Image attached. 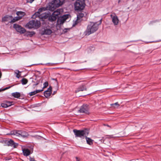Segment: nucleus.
<instances>
[{
    "label": "nucleus",
    "instance_id": "nucleus-1",
    "mask_svg": "<svg viewBox=\"0 0 161 161\" xmlns=\"http://www.w3.org/2000/svg\"><path fill=\"white\" fill-rule=\"evenodd\" d=\"M101 19L98 22L91 23L88 25L86 30L84 32V34L86 35H89L96 31L98 29V25H101Z\"/></svg>",
    "mask_w": 161,
    "mask_h": 161
},
{
    "label": "nucleus",
    "instance_id": "nucleus-2",
    "mask_svg": "<svg viewBox=\"0 0 161 161\" xmlns=\"http://www.w3.org/2000/svg\"><path fill=\"white\" fill-rule=\"evenodd\" d=\"M46 10H49L48 9H47L46 7H42L40 8L37 12H36L32 16L33 18H36L37 17H39L40 18L42 19H47L50 16L51 13L49 11L47 12H45L43 13H41L45 11Z\"/></svg>",
    "mask_w": 161,
    "mask_h": 161
},
{
    "label": "nucleus",
    "instance_id": "nucleus-3",
    "mask_svg": "<svg viewBox=\"0 0 161 161\" xmlns=\"http://www.w3.org/2000/svg\"><path fill=\"white\" fill-rule=\"evenodd\" d=\"M64 0H53L49 3L47 6V9L50 11H54L56 8L62 5L64 2Z\"/></svg>",
    "mask_w": 161,
    "mask_h": 161
},
{
    "label": "nucleus",
    "instance_id": "nucleus-4",
    "mask_svg": "<svg viewBox=\"0 0 161 161\" xmlns=\"http://www.w3.org/2000/svg\"><path fill=\"white\" fill-rule=\"evenodd\" d=\"M73 131L76 137L82 138L87 136L89 133L88 130L86 129L84 130L74 129Z\"/></svg>",
    "mask_w": 161,
    "mask_h": 161
},
{
    "label": "nucleus",
    "instance_id": "nucleus-5",
    "mask_svg": "<svg viewBox=\"0 0 161 161\" xmlns=\"http://www.w3.org/2000/svg\"><path fill=\"white\" fill-rule=\"evenodd\" d=\"M74 5L75 10H82L86 5L85 0H77L74 3Z\"/></svg>",
    "mask_w": 161,
    "mask_h": 161
},
{
    "label": "nucleus",
    "instance_id": "nucleus-6",
    "mask_svg": "<svg viewBox=\"0 0 161 161\" xmlns=\"http://www.w3.org/2000/svg\"><path fill=\"white\" fill-rule=\"evenodd\" d=\"M41 25L40 21L38 20H32L29 21L26 25V27L29 29L32 28H38Z\"/></svg>",
    "mask_w": 161,
    "mask_h": 161
},
{
    "label": "nucleus",
    "instance_id": "nucleus-7",
    "mask_svg": "<svg viewBox=\"0 0 161 161\" xmlns=\"http://www.w3.org/2000/svg\"><path fill=\"white\" fill-rule=\"evenodd\" d=\"M89 107L88 105L87 104H83L82 106L78 111L80 113H85L88 114H89Z\"/></svg>",
    "mask_w": 161,
    "mask_h": 161
},
{
    "label": "nucleus",
    "instance_id": "nucleus-8",
    "mask_svg": "<svg viewBox=\"0 0 161 161\" xmlns=\"http://www.w3.org/2000/svg\"><path fill=\"white\" fill-rule=\"evenodd\" d=\"M13 27L18 32L21 34H23L26 31L25 29L22 27L21 26L17 24H14Z\"/></svg>",
    "mask_w": 161,
    "mask_h": 161
},
{
    "label": "nucleus",
    "instance_id": "nucleus-9",
    "mask_svg": "<svg viewBox=\"0 0 161 161\" xmlns=\"http://www.w3.org/2000/svg\"><path fill=\"white\" fill-rule=\"evenodd\" d=\"M110 17L112 19V22L114 25H118L119 23V20L118 17L115 15V14L110 15Z\"/></svg>",
    "mask_w": 161,
    "mask_h": 161
},
{
    "label": "nucleus",
    "instance_id": "nucleus-10",
    "mask_svg": "<svg viewBox=\"0 0 161 161\" xmlns=\"http://www.w3.org/2000/svg\"><path fill=\"white\" fill-rule=\"evenodd\" d=\"M6 143L8 146L12 147L14 148H16L18 145V143H15L11 139L6 141Z\"/></svg>",
    "mask_w": 161,
    "mask_h": 161
},
{
    "label": "nucleus",
    "instance_id": "nucleus-11",
    "mask_svg": "<svg viewBox=\"0 0 161 161\" xmlns=\"http://www.w3.org/2000/svg\"><path fill=\"white\" fill-rule=\"evenodd\" d=\"M13 18V16L11 15H6L2 18V22H5L8 21L9 22Z\"/></svg>",
    "mask_w": 161,
    "mask_h": 161
},
{
    "label": "nucleus",
    "instance_id": "nucleus-12",
    "mask_svg": "<svg viewBox=\"0 0 161 161\" xmlns=\"http://www.w3.org/2000/svg\"><path fill=\"white\" fill-rule=\"evenodd\" d=\"M86 88L85 86L82 85L80 86L77 89L75 90V92L77 93L80 91H84L86 90Z\"/></svg>",
    "mask_w": 161,
    "mask_h": 161
},
{
    "label": "nucleus",
    "instance_id": "nucleus-13",
    "mask_svg": "<svg viewBox=\"0 0 161 161\" xmlns=\"http://www.w3.org/2000/svg\"><path fill=\"white\" fill-rule=\"evenodd\" d=\"M63 10L62 9H57L56 10L54 11L53 13V14L56 17L58 18V15L60 14L61 12H62Z\"/></svg>",
    "mask_w": 161,
    "mask_h": 161
},
{
    "label": "nucleus",
    "instance_id": "nucleus-14",
    "mask_svg": "<svg viewBox=\"0 0 161 161\" xmlns=\"http://www.w3.org/2000/svg\"><path fill=\"white\" fill-rule=\"evenodd\" d=\"M20 130H13L10 132V134L11 135L20 137Z\"/></svg>",
    "mask_w": 161,
    "mask_h": 161
},
{
    "label": "nucleus",
    "instance_id": "nucleus-15",
    "mask_svg": "<svg viewBox=\"0 0 161 161\" xmlns=\"http://www.w3.org/2000/svg\"><path fill=\"white\" fill-rule=\"evenodd\" d=\"M23 153L25 156H28L31 154L30 151L27 148H24L22 149Z\"/></svg>",
    "mask_w": 161,
    "mask_h": 161
},
{
    "label": "nucleus",
    "instance_id": "nucleus-16",
    "mask_svg": "<svg viewBox=\"0 0 161 161\" xmlns=\"http://www.w3.org/2000/svg\"><path fill=\"white\" fill-rule=\"evenodd\" d=\"M64 21H65L63 19V18L62 17V16L58 18L57 24L58 25H61L63 24Z\"/></svg>",
    "mask_w": 161,
    "mask_h": 161
},
{
    "label": "nucleus",
    "instance_id": "nucleus-17",
    "mask_svg": "<svg viewBox=\"0 0 161 161\" xmlns=\"http://www.w3.org/2000/svg\"><path fill=\"white\" fill-rule=\"evenodd\" d=\"M20 136H22L23 137H25L29 136V134L27 132L22 130H20Z\"/></svg>",
    "mask_w": 161,
    "mask_h": 161
},
{
    "label": "nucleus",
    "instance_id": "nucleus-18",
    "mask_svg": "<svg viewBox=\"0 0 161 161\" xmlns=\"http://www.w3.org/2000/svg\"><path fill=\"white\" fill-rule=\"evenodd\" d=\"M52 31L49 29H44L43 31L42 34L43 35H50L52 33Z\"/></svg>",
    "mask_w": 161,
    "mask_h": 161
},
{
    "label": "nucleus",
    "instance_id": "nucleus-19",
    "mask_svg": "<svg viewBox=\"0 0 161 161\" xmlns=\"http://www.w3.org/2000/svg\"><path fill=\"white\" fill-rule=\"evenodd\" d=\"M87 144L91 145L93 143V140L91 139L90 138L86 136L85 137Z\"/></svg>",
    "mask_w": 161,
    "mask_h": 161
},
{
    "label": "nucleus",
    "instance_id": "nucleus-20",
    "mask_svg": "<svg viewBox=\"0 0 161 161\" xmlns=\"http://www.w3.org/2000/svg\"><path fill=\"white\" fill-rule=\"evenodd\" d=\"M58 18L56 17L53 14L51 15H50L49 17V20L50 21H54L56 20Z\"/></svg>",
    "mask_w": 161,
    "mask_h": 161
},
{
    "label": "nucleus",
    "instance_id": "nucleus-21",
    "mask_svg": "<svg viewBox=\"0 0 161 161\" xmlns=\"http://www.w3.org/2000/svg\"><path fill=\"white\" fill-rule=\"evenodd\" d=\"M20 18L21 17H15L13 19H12L11 20H10V22H9V23H10L11 24H13L16 21L20 19Z\"/></svg>",
    "mask_w": 161,
    "mask_h": 161
},
{
    "label": "nucleus",
    "instance_id": "nucleus-22",
    "mask_svg": "<svg viewBox=\"0 0 161 161\" xmlns=\"http://www.w3.org/2000/svg\"><path fill=\"white\" fill-rule=\"evenodd\" d=\"M16 14L18 16L17 17H21V19H22V17L24 16L25 13V12H22V11H17L16 13Z\"/></svg>",
    "mask_w": 161,
    "mask_h": 161
},
{
    "label": "nucleus",
    "instance_id": "nucleus-23",
    "mask_svg": "<svg viewBox=\"0 0 161 161\" xmlns=\"http://www.w3.org/2000/svg\"><path fill=\"white\" fill-rule=\"evenodd\" d=\"M12 95V96L16 98H19L20 96V93L18 92L13 93Z\"/></svg>",
    "mask_w": 161,
    "mask_h": 161
},
{
    "label": "nucleus",
    "instance_id": "nucleus-24",
    "mask_svg": "<svg viewBox=\"0 0 161 161\" xmlns=\"http://www.w3.org/2000/svg\"><path fill=\"white\" fill-rule=\"evenodd\" d=\"M52 93L51 92L48 91H45L44 92V94L45 97L46 98H48L50 97Z\"/></svg>",
    "mask_w": 161,
    "mask_h": 161
},
{
    "label": "nucleus",
    "instance_id": "nucleus-25",
    "mask_svg": "<svg viewBox=\"0 0 161 161\" xmlns=\"http://www.w3.org/2000/svg\"><path fill=\"white\" fill-rule=\"evenodd\" d=\"M22 84L24 85L26 84L28 81V80L25 78H23L21 81Z\"/></svg>",
    "mask_w": 161,
    "mask_h": 161
},
{
    "label": "nucleus",
    "instance_id": "nucleus-26",
    "mask_svg": "<svg viewBox=\"0 0 161 161\" xmlns=\"http://www.w3.org/2000/svg\"><path fill=\"white\" fill-rule=\"evenodd\" d=\"M20 72L18 70H16L15 71V73L16 74V77L17 78H19L20 76V75L19 74Z\"/></svg>",
    "mask_w": 161,
    "mask_h": 161
},
{
    "label": "nucleus",
    "instance_id": "nucleus-27",
    "mask_svg": "<svg viewBox=\"0 0 161 161\" xmlns=\"http://www.w3.org/2000/svg\"><path fill=\"white\" fill-rule=\"evenodd\" d=\"M84 16V14H80L78 16H77V18L78 19L79 18V17L82 18ZM78 20V19H77V20L75 22V25H77V21Z\"/></svg>",
    "mask_w": 161,
    "mask_h": 161
},
{
    "label": "nucleus",
    "instance_id": "nucleus-28",
    "mask_svg": "<svg viewBox=\"0 0 161 161\" xmlns=\"http://www.w3.org/2000/svg\"><path fill=\"white\" fill-rule=\"evenodd\" d=\"M1 106L3 108H6L7 107V105L6 102L2 103L1 104Z\"/></svg>",
    "mask_w": 161,
    "mask_h": 161
},
{
    "label": "nucleus",
    "instance_id": "nucleus-29",
    "mask_svg": "<svg viewBox=\"0 0 161 161\" xmlns=\"http://www.w3.org/2000/svg\"><path fill=\"white\" fill-rule=\"evenodd\" d=\"M36 93H37V92H36V91H35L33 92H30L29 93V94L30 96H32L35 95V94H36Z\"/></svg>",
    "mask_w": 161,
    "mask_h": 161
},
{
    "label": "nucleus",
    "instance_id": "nucleus-30",
    "mask_svg": "<svg viewBox=\"0 0 161 161\" xmlns=\"http://www.w3.org/2000/svg\"><path fill=\"white\" fill-rule=\"evenodd\" d=\"M48 85V82L46 81L43 84V87L42 89H43L44 88H46Z\"/></svg>",
    "mask_w": 161,
    "mask_h": 161
},
{
    "label": "nucleus",
    "instance_id": "nucleus-31",
    "mask_svg": "<svg viewBox=\"0 0 161 161\" xmlns=\"http://www.w3.org/2000/svg\"><path fill=\"white\" fill-rule=\"evenodd\" d=\"M6 103H7V106L8 107L11 106L12 105V102L6 101Z\"/></svg>",
    "mask_w": 161,
    "mask_h": 161
},
{
    "label": "nucleus",
    "instance_id": "nucleus-32",
    "mask_svg": "<svg viewBox=\"0 0 161 161\" xmlns=\"http://www.w3.org/2000/svg\"><path fill=\"white\" fill-rule=\"evenodd\" d=\"M111 105L112 106V107H115V106H119V104L118 103V102H116L114 103H113V104H111Z\"/></svg>",
    "mask_w": 161,
    "mask_h": 161
},
{
    "label": "nucleus",
    "instance_id": "nucleus-33",
    "mask_svg": "<svg viewBox=\"0 0 161 161\" xmlns=\"http://www.w3.org/2000/svg\"><path fill=\"white\" fill-rule=\"evenodd\" d=\"M62 17L63 18V19H64V20L65 21L68 18V15H64L62 16Z\"/></svg>",
    "mask_w": 161,
    "mask_h": 161
},
{
    "label": "nucleus",
    "instance_id": "nucleus-34",
    "mask_svg": "<svg viewBox=\"0 0 161 161\" xmlns=\"http://www.w3.org/2000/svg\"><path fill=\"white\" fill-rule=\"evenodd\" d=\"M52 86H50L48 88L47 90H46V91H48V92H52Z\"/></svg>",
    "mask_w": 161,
    "mask_h": 161
},
{
    "label": "nucleus",
    "instance_id": "nucleus-35",
    "mask_svg": "<svg viewBox=\"0 0 161 161\" xmlns=\"http://www.w3.org/2000/svg\"><path fill=\"white\" fill-rule=\"evenodd\" d=\"M43 91V89H42L41 90H36L35 91L36 92H37V93H39L40 92H42Z\"/></svg>",
    "mask_w": 161,
    "mask_h": 161
},
{
    "label": "nucleus",
    "instance_id": "nucleus-36",
    "mask_svg": "<svg viewBox=\"0 0 161 161\" xmlns=\"http://www.w3.org/2000/svg\"><path fill=\"white\" fill-rule=\"evenodd\" d=\"M34 0H26L27 3H32Z\"/></svg>",
    "mask_w": 161,
    "mask_h": 161
},
{
    "label": "nucleus",
    "instance_id": "nucleus-37",
    "mask_svg": "<svg viewBox=\"0 0 161 161\" xmlns=\"http://www.w3.org/2000/svg\"><path fill=\"white\" fill-rule=\"evenodd\" d=\"M75 158L76 159V161H81L80 158L77 157H75Z\"/></svg>",
    "mask_w": 161,
    "mask_h": 161
},
{
    "label": "nucleus",
    "instance_id": "nucleus-38",
    "mask_svg": "<svg viewBox=\"0 0 161 161\" xmlns=\"http://www.w3.org/2000/svg\"><path fill=\"white\" fill-rule=\"evenodd\" d=\"M108 137H107V138H110L113 137V135H109V136H108Z\"/></svg>",
    "mask_w": 161,
    "mask_h": 161
},
{
    "label": "nucleus",
    "instance_id": "nucleus-39",
    "mask_svg": "<svg viewBox=\"0 0 161 161\" xmlns=\"http://www.w3.org/2000/svg\"><path fill=\"white\" fill-rule=\"evenodd\" d=\"M52 80L56 81V83L58 84V81L57 79H52Z\"/></svg>",
    "mask_w": 161,
    "mask_h": 161
},
{
    "label": "nucleus",
    "instance_id": "nucleus-40",
    "mask_svg": "<svg viewBox=\"0 0 161 161\" xmlns=\"http://www.w3.org/2000/svg\"><path fill=\"white\" fill-rule=\"evenodd\" d=\"M154 22H155V21H151V22H150V23H149V24H152L153 23H154Z\"/></svg>",
    "mask_w": 161,
    "mask_h": 161
},
{
    "label": "nucleus",
    "instance_id": "nucleus-41",
    "mask_svg": "<svg viewBox=\"0 0 161 161\" xmlns=\"http://www.w3.org/2000/svg\"><path fill=\"white\" fill-rule=\"evenodd\" d=\"M38 83H37L35 84H34L33 85V86H37V85H38Z\"/></svg>",
    "mask_w": 161,
    "mask_h": 161
},
{
    "label": "nucleus",
    "instance_id": "nucleus-42",
    "mask_svg": "<svg viewBox=\"0 0 161 161\" xmlns=\"http://www.w3.org/2000/svg\"><path fill=\"white\" fill-rule=\"evenodd\" d=\"M1 75H2V73L1 72V71H0V78H1Z\"/></svg>",
    "mask_w": 161,
    "mask_h": 161
},
{
    "label": "nucleus",
    "instance_id": "nucleus-43",
    "mask_svg": "<svg viewBox=\"0 0 161 161\" xmlns=\"http://www.w3.org/2000/svg\"><path fill=\"white\" fill-rule=\"evenodd\" d=\"M10 87H10V86H9V87H7V88H5V89H8V88H10Z\"/></svg>",
    "mask_w": 161,
    "mask_h": 161
},
{
    "label": "nucleus",
    "instance_id": "nucleus-44",
    "mask_svg": "<svg viewBox=\"0 0 161 161\" xmlns=\"http://www.w3.org/2000/svg\"><path fill=\"white\" fill-rule=\"evenodd\" d=\"M10 87H10V86H9V87H7V88H5V89H8V88H10Z\"/></svg>",
    "mask_w": 161,
    "mask_h": 161
},
{
    "label": "nucleus",
    "instance_id": "nucleus-45",
    "mask_svg": "<svg viewBox=\"0 0 161 161\" xmlns=\"http://www.w3.org/2000/svg\"><path fill=\"white\" fill-rule=\"evenodd\" d=\"M56 93V91H54L53 92V95H54L55 93Z\"/></svg>",
    "mask_w": 161,
    "mask_h": 161
},
{
    "label": "nucleus",
    "instance_id": "nucleus-46",
    "mask_svg": "<svg viewBox=\"0 0 161 161\" xmlns=\"http://www.w3.org/2000/svg\"><path fill=\"white\" fill-rule=\"evenodd\" d=\"M107 126L108 127H110V126L109 125H107Z\"/></svg>",
    "mask_w": 161,
    "mask_h": 161
},
{
    "label": "nucleus",
    "instance_id": "nucleus-47",
    "mask_svg": "<svg viewBox=\"0 0 161 161\" xmlns=\"http://www.w3.org/2000/svg\"><path fill=\"white\" fill-rule=\"evenodd\" d=\"M1 90H0V92H1Z\"/></svg>",
    "mask_w": 161,
    "mask_h": 161
}]
</instances>
